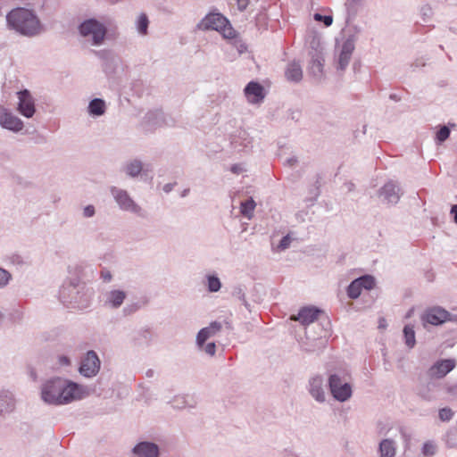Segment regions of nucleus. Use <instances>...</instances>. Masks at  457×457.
Listing matches in <instances>:
<instances>
[{"instance_id":"obj_1","label":"nucleus","mask_w":457,"mask_h":457,"mask_svg":"<svg viewBox=\"0 0 457 457\" xmlns=\"http://www.w3.org/2000/svg\"><path fill=\"white\" fill-rule=\"evenodd\" d=\"M89 395V389L61 378L46 381L41 386V399L51 405H64Z\"/></svg>"},{"instance_id":"obj_2","label":"nucleus","mask_w":457,"mask_h":457,"mask_svg":"<svg viewBox=\"0 0 457 457\" xmlns=\"http://www.w3.org/2000/svg\"><path fill=\"white\" fill-rule=\"evenodd\" d=\"M94 290L84 283H70L60 290V300L67 307L84 310L89 307Z\"/></svg>"},{"instance_id":"obj_3","label":"nucleus","mask_w":457,"mask_h":457,"mask_svg":"<svg viewBox=\"0 0 457 457\" xmlns=\"http://www.w3.org/2000/svg\"><path fill=\"white\" fill-rule=\"evenodd\" d=\"M107 31L106 25L96 18L86 19L78 26L79 36L93 46H100L104 43Z\"/></svg>"},{"instance_id":"obj_4","label":"nucleus","mask_w":457,"mask_h":457,"mask_svg":"<svg viewBox=\"0 0 457 457\" xmlns=\"http://www.w3.org/2000/svg\"><path fill=\"white\" fill-rule=\"evenodd\" d=\"M110 193L121 211L145 218V211L133 200L127 190L112 186L110 187Z\"/></svg>"},{"instance_id":"obj_5","label":"nucleus","mask_w":457,"mask_h":457,"mask_svg":"<svg viewBox=\"0 0 457 457\" xmlns=\"http://www.w3.org/2000/svg\"><path fill=\"white\" fill-rule=\"evenodd\" d=\"M328 382L330 394L337 401L343 403L352 397V386L347 381L345 375L340 373L330 374Z\"/></svg>"},{"instance_id":"obj_6","label":"nucleus","mask_w":457,"mask_h":457,"mask_svg":"<svg viewBox=\"0 0 457 457\" xmlns=\"http://www.w3.org/2000/svg\"><path fill=\"white\" fill-rule=\"evenodd\" d=\"M203 30L221 31L225 37L233 38L235 31L229 26L228 21L220 13H209L198 24Z\"/></svg>"},{"instance_id":"obj_7","label":"nucleus","mask_w":457,"mask_h":457,"mask_svg":"<svg viewBox=\"0 0 457 457\" xmlns=\"http://www.w3.org/2000/svg\"><path fill=\"white\" fill-rule=\"evenodd\" d=\"M402 195L401 187L393 180L386 182L378 192L381 203L389 206L395 205L400 201Z\"/></svg>"},{"instance_id":"obj_8","label":"nucleus","mask_w":457,"mask_h":457,"mask_svg":"<svg viewBox=\"0 0 457 457\" xmlns=\"http://www.w3.org/2000/svg\"><path fill=\"white\" fill-rule=\"evenodd\" d=\"M101 361L96 353L90 350L82 358L79 371L85 378H92L98 373Z\"/></svg>"},{"instance_id":"obj_9","label":"nucleus","mask_w":457,"mask_h":457,"mask_svg":"<svg viewBox=\"0 0 457 457\" xmlns=\"http://www.w3.org/2000/svg\"><path fill=\"white\" fill-rule=\"evenodd\" d=\"M306 390L309 395L319 403L326 402V391L324 378L320 374H315L309 378Z\"/></svg>"},{"instance_id":"obj_10","label":"nucleus","mask_w":457,"mask_h":457,"mask_svg":"<svg viewBox=\"0 0 457 457\" xmlns=\"http://www.w3.org/2000/svg\"><path fill=\"white\" fill-rule=\"evenodd\" d=\"M375 286V278L370 275L361 276L353 281L347 287V295L351 299H356L360 296L361 290H370Z\"/></svg>"},{"instance_id":"obj_11","label":"nucleus","mask_w":457,"mask_h":457,"mask_svg":"<svg viewBox=\"0 0 457 457\" xmlns=\"http://www.w3.org/2000/svg\"><path fill=\"white\" fill-rule=\"evenodd\" d=\"M0 126L3 129L18 133L23 129L24 123L8 109L0 106Z\"/></svg>"},{"instance_id":"obj_12","label":"nucleus","mask_w":457,"mask_h":457,"mask_svg":"<svg viewBox=\"0 0 457 457\" xmlns=\"http://www.w3.org/2000/svg\"><path fill=\"white\" fill-rule=\"evenodd\" d=\"M19 103L18 112L26 118H31L36 112L35 100L28 89L17 93Z\"/></svg>"},{"instance_id":"obj_13","label":"nucleus","mask_w":457,"mask_h":457,"mask_svg":"<svg viewBox=\"0 0 457 457\" xmlns=\"http://www.w3.org/2000/svg\"><path fill=\"white\" fill-rule=\"evenodd\" d=\"M449 318L450 313L446 310L440 306H434L423 312L421 320L423 323L438 326L448 320Z\"/></svg>"},{"instance_id":"obj_14","label":"nucleus","mask_w":457,"mask_h":457,"mask_svg":"<svg viewBox=\"0 0 457 457\" xmlns=\"http://www.w3.org/2000/svg\"><path fill=\"white\" fill-rule=\"evenodd\" d=\"M134 457H159L160 447L154 442L141 441L131 449Z\"/></svg>"},{"instance_id":"obj_15","label":"nucleus","mask_w":457,"mask_h":457,"mask_svg":"<svg viewBox=\"0 0 457 457\" xmlns=\"http://www.w3.org/2000/svg\"><path fill=\"white\" fill-rule=\"evenodd\" d=\"M455 367V361L452 359L437 361L428 370L430 378H443Z\"/></svg>"},{"instance_id":"obj_16","label":"nucleus","mask_w":457,"mask_h":457,"mask_svg":"<svg viewBox=\"0 0 457 457\" xmlns=\"http://www.w3.org/2000/svg\"><path fill=\"white\" fill-rule=\"evenodd\" d=\"M127 298V293L120 289H112L104 294V305L111 309H118Z\"/></svg>"},{"instance_id":"obj_17","label":"nucleus","mask_w":457,"mask_h":457,"mask_svg":"<svg viewBox=\"0 0 457 457\" xmlns=\"http://www.w3.org/2000/svg\"><path fill=\"white\" fill-rule=\"evenodd\" d=\"M264 88L258 82L251 81L249 82L245 89V96L247 98V101L251 104H259L264 99Z\"/></svg>"},{"instance_id":"obj_18","label":"nucleus","mask_w":457,"mask_h":457,"mask_svg":"<svg viewBox=\"0 0 457 457\" xmlns=\"http://www.w3.org/2000/svg\"><path fill=\"white\" fill-rule=\"evenodd\" d=\"M354 50V42L353 39H346L342 46L338 56L337 61V70L345 71L346 67L348 66L353 52Z\"/></svg>"},{"instance_id":"obj_19","label":"nucleus","mask_w":457,"mask_h":457,"mask_svg":"<svg viewBox=\"0 0 457 457\" xmlns=\"http://www.w3.org/2000/svg\"><path fill=\"white\" fill-rule=\"evenodd\" d=\"M321 311L316 307H303L296 316H292V320L299 321L302 325L307 326L313 323Z\"/></svg>"},{"instance_id":"obj_20","label":"nucleus","mask_w":457,"mask_h":457,"mask_svg":"<svg viewBox=\"0 0 457 457\" xmlns=\"http://www.w3.org/2000/svg\"><path fill=\"white\" fill-rule=\"evenodd\" d=\"M222 328V323L220 321H212L208 327L199 330L196 336V345H201L207 339L215 337Z\"/></svg>"},{"instance_id":"obj_21","label":"nucleus","mask_w":457,"mask_h":457,"mask_svg":"<svg viewBox=\"0 0 457 457\" xmlns=\"http://www.w3.org/2000/svg\"><path fill=\"white\" fill-rule=\"evenodd\" d=\"M311 61L309 64L310 72L316 78H320L323 72L324 57L323 54L317 49L310 52Z\"/></svg>"},{"instance_id":"obj_22","label":"nucleus","mask_w":457,"mask_h":457,"mask_svg":"<svg viewBox=\"0 0 457 457\" xmlns=\"http://www.w3.org/2000/svg\"><path fill=\"white\" fill-rule=\"evenodd\" d=\"M16 400L9 391H0V416L11 413L15 410Z\"/></svg>"},{"instance_id":"obj_23","label":"nucleus","mask_w":457,"mask_h":457,"mask_svg":"<svg viewBox=\"0 0 457 457\" xmlns=\"http://www.w3.org/2000/svg\"><path fill=\"white\" fill-rule=\"evenodd\" d=\"M121 170L129 178H137L138 177L144 170L143 162L138 159H132L126 162L122 167Z\"/></svg>"},{"instance_id":"obj_24","label":"nucleus","mask_w":457,"mask_h":457,"mask_svg":"<svg viewBox=\"0 0 457 457\" xmlns=\"http://www.w3.org/2000/svg\"><path fill=\"white\" fill-rule=\"evenodd\" d=\"M440 387V384L433 378H430L428 382L426 383V385L420 386L419 388V395L427 401H432L436 398V392Z\"/></svg>"},{"instance_id":"obj_25","label":"nucleus","mask_w":457,"mask_h":457,"mask_svg":"<svg viewBox=\"0 0 457 457\" xmlns=\"http://www.w3.org/2000/svg\"><path fill=\"white\" fill-rule=\"evenodd\" d=\"M285 76L288 81L295 83L301 81L303 79L301 65L295 61L288 63L285 71Z\"/></svg>"},{"instance_id":"obj_26","label":"nucleus","mask_w":457,"mask_h":457,"mask_svg":"<svg viewBox=\"0 0 457 457\" xmlns=\"http://www.w3.org/2000/svg\"><path fill=\"white\" fill-rule=\"evenodd\" d=\"M170 403L174 409H184L186 407L194 408L196 404L194 397L189 395H175Z\"/></svg>"},{"instance_id":"obj_27","label":"nucleus","mask_w":457,"mask_h":457,"mask_svg":"<svg viewBox=\"0 0 457 457\" xmlns=\"http://www.w3.org/2000/svg\"><path fill=\"white\" fill-rule=\"evenodd\" d=\"M105 102L101 98H94L89 102L87 112L93 117H99L105 113Z\"/></svg>"},{"instance_id":"obj_28","label":"nucleus","mask_w":457,"mask_h":457,"mask_svg":"<svg viewBox=\"0 0 457 457\" xmlns=\"http://www.w3.org/2000/svg\"><path fill=\"white\" fill-rule=\"evenodd\" d=\"M379 457H395L396 453L395 442L392 439H384L379 444Z\"/></svg>"},{"instance_id":"obj_29","label":"nucleus","mask_w":457,"mask_h":457,"mask_svg":"<svg viewBox=\"0 0 457 457\" xmlns=\"http://www.w3.org/2000/svg\"><path fill=\"white\" fill-rule=\"evenodd\" d=\"M231 295L240 301L248 312H252L251 304L245 297V287L242 285H237L232 287Z\"/></svg>"},{"instance_id":"obj_30","label":"nucleus","mask_w":457,"mask_h":457,"mask_svg":"<svg viewBox=\"0 0 457 457\" xmlns=\"http://www.w3.org/2000/svg\"><path fill=\"white\" fill-rule=\"evenodd\" d=\"M206 287L209 292L216 293L221 288V282L216 274H208L205 277Z\"/></svg>"},{"instance_id":"obj_31","label":"nucleus","mask_w":457,"mask_h":457,"mask_svg":"<svg viewBox=\"0 0 457 457\" xmlns=\"http://www.w3.org/2000/svg\"><path fill=\"white\" fill-rule=\"evenodd\" d=\"M403 336H404V340H405L406 345L409 348H413L416 344L415 332H414L413 327L411 325H406L403 328Z\"/></svg>"},{"instance_id":"obj_32","label":"nucleus","mask_w":457,"mask_h":457,"mask_svg":"<svg viewBox=\"0 0 457 457\" xmlns=\"http://www.w3.org/2000/svg\"><path fill=\"white\" fill-rule=\"evenodd\" d=\"M149 20L145 13H141L137 20V29L139 34L145 36L148 32Z\"/></svg>"},{"instance_id":"obj_33","label":"nucleus","mask_w":457,"mask_h":457,"mask_svg":"<svg viewBox=\"0 0 457 457\" xmlns=\"http://www.w3.org/2000/svg\"><path fill=\"white\" fill-rule=\"evenodd\" d=\"M69 269L71 273L74 272L79 277H85L87 271H92V267L83 262L76 263L75 265L71 266Z\"/></svg>"},{"instance_id":"obj_34","label":"nucleus","mask_w":457,"mask_h":457,"mask_svg":"<svg viewBox=\"0 0 457 457\" xmlns=\"http://www.w3.org/2000/svg\"><path fill=\"white\" fill-rule=\"evenodd\" d=\"M254 208L255 203L252 198L241 203V213L248 219L252 217Z\"/></svg>"},{"instance_id":"obj_35","label":"nucleus","mask_w":457,"mask_h":457,"mask_svg":"<svg viewBox=\"0 0 457 457\" xmlns=\"http://www.w3.org/2000/svg\"><path fill=\"white\" fill-rule=\"evenodd\" d=\"M451 129L448 126H441L438 131L436 134V143L437 145L442 144L445 142L450 136Z\"/></svg>"},{"instance_id":"obj_36","label":"nucleus","mask_w":457,"mask_h":457,"mask_svg":"<svg viewBox=\"0 0 457 457\" xmlns=\"http://www.w3.org/2000/svg\"><path fill=\"white\" fill-rule=\"evenodd\" d=\"M445 442L447 447L457 448V429L449 431L445 435Z\"/></svg>"},{"instance_id":"obj_37","label":"nucleus","mask_w":457,"mask_h":457,"mask_svg":"<svg viewBox=\"0 0 457 457\" xmlns=\"http://www.w3.org/2000/svg\"><path fill=\"white\" fill-rule=\"evenodd\" d=\"M420 13L422 21L427 22L431 19L433 15L432 7L429 4H424L420 7Z\"/></svg>"},{"instance_id":"obj_38","label":"nucleus","mask_w":457,"mask_h":457,"mask_svg":"<svg viewBox=\"0 0 457 457\" xmlns=\"http://www.w3.org/2000/svg\"><path fill=\"white\" fill-rule=\"evenodd\" d=\"M292 242V237L289 234L286 235L282 237L279 244L276 246L275 251L277 252H282L287 249L290 246V244Z\"/></svg>"},{"instance_id":"obj_39","label":"nucleus","mask_w":457,"mask_h":457,"mask_svg":"<svg viewBox=\"0 0 457 457\" xmlns=\"http://www.w3.org/2000/svg\"><path fill=\"white\" fill-rule=\"evenodd\" d=\"M197 347L210 356H213L216 353V345L213 342L203 343V345H197Z\"/></svg>"},{"instance_id":"obj_40","label":"nucleus","mask_w":457,"mask_h":457,"mask_svg":"<svg viewBox=\"0 0 457 457\" xmlns=\"http://www.w3.org/2000/svg\"><path fill=\"white\" fill-rule=\"evenodd\" d=\"M256 26L259 29H266L268 24V17L265 12H260L255 19Z\"/></svg>"},{"instance_id":"obj_41","label":"nucleus","mask_w":457,"mask_h":457,"mask_svg":"<svg viewBox=\"0 0 457 457\" xmlns=\"http://www.w3.org/2000/svg\"><path fill=\"white\" fill-rule=\"evenodd\" d=\"M12 278V275L6 270L0 268V288L5 287Z\"/></svg>"},{"instance_id":"obj_42","label":"nucleus","mask_w":457,"mask_h":457,"mask_svg":"<svg viewBox=\"0 0 457 457\" xmlns=\"http://www.w3.org/2000/svg\"><path fill=\"white\" fill-rule=\"evenodd\" d=\"M453 416V411L450 408H442L439 411V419L442 421H449Z\"/></svg>"},{"instance_id":"obj_43","label":"nucleus","mask_w":457,"mask_h":457,"mask_svg":"<svg viewBox=\"0 0 457 457\" xmlns=\"http://www.w3.org/2000/svg\"><path fill=\"white\" fill-rule=\"evenodd\" d=\"M313 17L315 21H322L327 27L330 26L333 22V18L330 15H322L320 13H315Z\"/></svg>"},{"instance_id":"obj_44","label":"nucleus","mask_w":457,"mask_h":457,"mask_svg":"<svg viewBox=\"0 0 457 457\" xmlns=\"http://www.w3.org/2000/svg\"><path fill=\"white\" fill-rule=\"evenodd\" d=\"M436 453V445L430 442H427L423 445L422 453L426 456H432Z\"/></svg>"},{"instance_id":"obj_45","label":"nucleus","mask_w":457,"mask_h":457,"mask_svg":"<svg viewBox=\"0 0 457 457\" xmlns=\"http://www.w3.org/2000/svg\"><path fill=\"white\" fill-rule=\"evenodd\" d=\"M444 388L447 394L453 397H457V383H446Z\"/></svg>"},{"instance_id":"obj_46","label":"nucleus","mask_w":457,"mask_h":457,"mask_svg":"<svg viewBox=\"0 0 457 457\" xmlns=\"http://www.w3.org/2000/svg\"><path fill=\"white\" fill-rule=\"evenodd\" d=\"M96 213V209L94 207V205H87L84 209H83V216L85 218H91L95 215Z\"/></svg>"},{"instance_id":"obj_47","label":"nucleus","mask_w":457,"mask_h":457,"mask_svg":"<svg viewBox=\"0 0 457 457\" xmlns=\"http://www.w3.org/2000/svg\"><path fill=\"white\" fill-rule=\"evenodd\" d=\"M100 277L104 282H110L112 278V273L105 269L101 270Z\"/></svg>"},{"instance_id":"obj_48","label":"nucleus","mask_w":457,"mask_h":457,"mask_svg":"<svg viewBox=\"0 0 457 457\" xmlns=\"http://www.w3.org/2000/svg\"><path fill=\"white\" fill-rule=\"evenodd\" d=\"M249 2L250 0H237V9L244 12L247 8Z\"/></svg>"},{"instance_id":"obj_49","label":"nucleus","mask_w":457,"mask_h":457,"mask_svg":"<svg viewBox=\"0 0 457 457\" xmlns=\"http://www.w3.org/2000/svg\"><path fill=\"white\" fill-rule=\"evenodd\" d=\"M230 170L234 174L238 175V174L242 173L245 170L241 164H234L231 166Z\"/></svg>"},{"instance_id":"obj_50","label":"nucleus","mask_w":457,"mask_h":457,"mask_svg":"<svg viewBox=\"0 0 457 457\" xmlns=\"http://www.w3.org/2000/svg\"><path fill=\"white\" fill-rule=\"evenodd\" d=\"M362 0H346L345 5L348 9H353L357 4H359Z\"/></svg>"},{"instance_id":"obj_51","label":"nucleus","mask_w":457,"mask_h":457,"mask_svg":"<svg viewBox=\"0 0 457 457\" xmlns=\"http://www.w3.org/2000/svg\"><path fill=\"white\" fill-rule=\"evenodd\" d=\"M59 363L63 366H69L71 364V361L67 356L62 355L59 357Z\"/></svg>"},{"instance_id":"obj_52","label":"nucleus","mask_w":457,"mask_h":457,"mask_svg":"<svg viewBox=\"0 0 457 457\" xmlns=\"http://www.w3.org/2000/svg\"><path fill=\"white\" fill-rule=\"evenodd\" d=\"M176 183H167L163 186L162 187V190L166 193V194H169L170 192H171L175 187Z\"/></svg>"},{"instance_id":"obj_53","label":"nucleus","mask_w":457,"mask_h":457,"mask_svg":"<svg viewBox=\"0 0 457 457\" xmlns=\"http://www.w3.org/2000/svg\"><path fill=\"white\" fill-rule=\"evenodd\" d=\"M12 315V319L14 321L21 320L22 318V312L19 310H15Z\"/></svg>"},{"instance_id":"obj_54","label":"nucleus","mask_w":457,"mask_h":457,"mask_svg":"<svg viewBox=\"0 0 457 457\" xmlns=\"http://www.w3.org/2000/svg\"><path fill=\"white\" fill-rule=\"evenodd\" d=\"M296 162L297 159L295 157H290L286 161V163L290 167H294L296 164Z\"/></svg>"},{"instance_id":"obj_55","label":"nucleus","mask_w":457,"mask_h":457,"mask_svg":"<svg viewBox=\"0 0 457 457\" xmlns=\"http://www.w3.org/2000/svg\"><path fill=\"white\" fill-rule=\"evenodd\" d=\"M451 214L453 215V220L457 223V204L452 206Z\"/></svg>"},{"instance_id":"obj_56","label":"nucleus","mask_w":457,"mask_h":457,"mask_svg":"<svg viewBox=\"0 0 457 457\" xmlns=\"http://www.w3.org/2000/svg\"><path fill=\"white\" fill-rule=\"evenodd\" d=\"M386 326V320L384 318L379 319L378 328H385Z\"/></svg>"},{"instance_id":"obj_57","label":"nucleus","mask_w":457,"mask_h":457,"mask_svg":"<svg viewBox=\"0 0 457 457\" xmlns=\"http://www.w3.org/2000/svg\"><path fill=\"white\" fill-rule=\"evenodd\" d=\"M137 307H136L135 309H133V310H132V309H130V307H126V308L124 309V312H125L126 313H131L132 312L136 311V310H137Z\"/></svg>"},{"instance_id":"obj_58","label":"nucleus","mask_w":457,"mask_h":457,"mask_svg":"<svg viewBox=\"0 0 457 457\" xmlns=\"http://www.w3.org/2000/svg\"><path fill=\"white\" fill-rule=\"evenodd\" d=\"M346 186L349 191H352L354 187V184L352 182L347 183Z\"/></svg>"},{"instance_id":"obj_59","label":"nucleus","mask_w":457,"mask_h":457,"mask_svg":"<svg viewBox=\"0 0 457 457\" xmlns=\"http://www.w3.org/2000/svg\"><path fill=\"white\" fill-rule=\"evenodd\" d=\"M188 191H189V189H185V190L183 191V193H182V195H182L183 197H184V196H186V195H187Z\"/></svg>"},{"instance_id":"obj_60","label":"nucleus","mask_w":457,"mask_h":457,"mask_svg":"<svg viewBox=\"0 0 457 457\" xmlns=\"http://www.w3.org/2000/svg\"><path fill=\"white\" fill-rule=\"evenodd\" d=\"M152 374H153V370H151L146 372V375L148 377L152 376Z\"/></svg>"},{"instance_id":"obj_61","label":"nucleus","mask_w":457,"mask_h":457,"mask_svg":"<svg viewBox=\"0 0 457 457\" xmlns=\"http://www.w3.org/2000/svg\"><path fill=\"white\" fill-rule=\"evenodd\" d=\"M411 312H412V310H410V311H409V312L407 313L406 317H407V318L411 317Z\"/></svg>"},{"instance_id":"obj_62","label":"nucleus","mask_w":457,"mask_h":457,"mask_svg":"<svg viewBox=\"0 0 457 457\" xmlns=\"http://www.w3.org/2000/svg\"><path fill=\"white\" fill-rule=\"evenodd\" d=\"M450 127L452 128H454L455 127V124L454 123H449Z\"/></svg>"},{"instance_id":"obj_63","label":"nucleus","mask_w":457,"mask_h":457,"mask_svg":"<svg viewBox=\"0 0 457 457\" xmlns=\"http://www.w3.org/2000/svg\"><path fill=\"white\" fill-rule=\"evenodd\" d=\"M2 318H3V314H2V313H0V319H2Z\"/></svg>"}]
</instances>
